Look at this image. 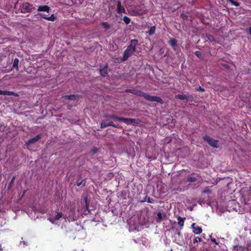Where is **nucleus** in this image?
<instances>
[{"mask_svg": "<svg viewBox=\"0 0 251 251\" xmlns=\"http://www.w3.org/2000/svg\"><path fill=\"white\" fill-rule=\"evenodd\" d=\"M108 126H112L115 127H118V126L114 125L113 122L110 121L109 119H107L106 120H103L102 121L100 125V127L101 128H105Z\"/></svg>", "mask_w": 251, "mask_h": 251, "instance_id": "nucleus-4", "label": "nucleus"}, {"mask_svg": "<svg viewBox=\"0 0 251 251\" xmlns=\"http://www.w3.org/2000/svg\"><path fill=\"white\" fill-rule=\"evenodd\" d=\"M3 251V248L1 247V246H0V251Z\"/></svg>", "mask_w": 251, "mask_h": 251, "instance_id": "nucleus-35", "label": "nucleus"}, {"mask_svg": "<svg viewBox=\"0 0 251 251\" xmlns=\"http://www.w3.org/2000/svg\"><path fill=\"white\" fill-rule=\"evenodd\" d=\"M108 117L111 119H113L114 121H118L120 122L121 118L117 117L114 115H110Z\"/></svg>", "mask_w": 251, "mask_h": 251, "instance_id": "nucleus-19", "label": "nucleus"}, {"mask_svg": "<svg viewBox=\"0 0 251 251\" xmlns=\"http://www.w3.org/2000/svg\"><path fill=\"white\" fill-rule=\"evenodd\" d=\"M157 217H158V218L159 220L162 219V214H161V213H160V212H159V213H157Z\"/></svg>", "mask_w": 251, "mask_h": 251, "instance_id": "nucleus-31", "label": "nucleus"}, {"mask_svg": "<svg viewBox=\"0 0 251 251\" xmlns=\"http://www.w3.org/2000/svg\"><path fill=\"white\" fill-rule=\"evenodd\" d=\"M123 21L126 24H128L130 22V19L126 16H125L123 18Z\"/></svg>", "mask_w": 251, "mask_h": 251, "instance_id": "nucleus-22", "label": "nucleus"}, {"mask_svg": "<svg viewBox=\"0 0 251 251\" xmlns=\"http://www.w3.org/2000/svg\"><path fill=\"white\" fill-rule=\"evenodd\" d=\"M50 10V8L47 5L39 6L38 8V11H46L49 12Z\"/></svg>", "mask_w": 251, "mask_h": 251, "instance_id": "nucleus-9", "label": "nucleus"}, {"mask_svg": "<svg viewBox=\"0 0 251 251\" xmlns=\"http://www.w3.org/2000/svg\"><path fill=\"white\" fill-rule=\"evenodd\" d=\"M192 228L193 229V232L196 234H200L202 232V228L196 225L195 223H193L192 226Z\"/></svg>", "mask_w": 251, "mask_h": 251, "instance_id": "nucleus-5", "label": "nucleus"}, {"mask_svg": "<svg viewBox=\"0 0 251 251\" xmlns=\"http://www.w3.org/2000/svg\"><path fill=\"white\" fill-rule=\"evenodd\" d=\"M84 202L86 204V206L87 208H88V206H87V198H85L84 199Z\"/></svg>", "mask_w": 251, "mask_h": 251, "instance_id": "nucleus-32", "label": "nucleus"}, {"mask_svg": "<svg viewBox=\"0 0 251 251\" xmlns=\"http://www.w3.org/2000/svg\"><path fill=\"white\" fill-rule=\"evenodd\" d=\"M120 122H123L126 124H129L134 123L135 122V120L130 118H121Z\"/></svg>", "mask_w": 251, "mask_h": 251, "instance_id": "nucleus-8", "label": "nucleus"}, {"mask_svg": "<svg viewBox=\"0 0 251 251\" xmlns=\"http://www.w3.org/2000/svg\"><path fill=\"white\" fill-rule=\"evenodd\" d=\"M18 64H19V60L17 58H16L14 59L13 63V66L14 67H16L17 69L18 70Z\"/></svg>", "mask_w": 251, "mask_h": 251, "instance_id": "nucleus-20", "label": "nucleus"}, {"mask_svg": "<svg viewBox=\"0 0 251 251\" xmlns=\"http://www.w3.org/2000/svg\"><path fill=\"white\" fill-rule=\"evenodd\" d=\"M3 95H7V96L13 95L15 96H17V94L15 93L14 92H11V91H3Z\"/></svg>", "mask_w": 251, "mask_h": 251, "instance_id": "nucleus-14", "label": "nucleus"}, {"mask_svg": "<svg viewBox=\"0 0 251 251\" xmlns=\"http://www.w3.org/2000/svg\"><path fill=\"white\" fill-rule=\"evenodd\" d=\"M206 37L210 41H213L214 40V37L211 35H207Z\"/></svg>", "mask_w": 251, "mask_h": 251, "instance_id": "nucleus-24", "label": "nucleus"}, {"mask_svg": "<svg viewBox=\"0 0 251 251\" xmlns=\"http://www.w3.org/2000/svg\"><path fill=\"white\" fill-rule=\"evenodd\" d=\"M175 97L176 99H180V100H186L187 99V97L185 95L179 94V95H176Z\"/></svg>", "mask_w": 251, "mask_h": 251, "instance_id": "nucleus-15", "label": "nucleus"}, {"mask_svg": "<svg viewBox=\"0 0 251 251\" xmlns=\"http://www.w3.org/2000/svg\"><path fill=\"white\" fill-rule=\"evenodd\" d=\"M210 238H211V241L214 243V244H216V245H218L219 243H218L217 241H216V240L214 238H212L211 237V235H210Z\"/></svg>", "mask_w": 251, "mask_h": 251, "instance_id": "nucleus-27", "label": "nucleus"}, {"mask_svg": "<svg viewBox=\"0 0 251 251\" xmlns=\"http://www.w3.org/2000/svg\"><path fill=\"white\" fill-rule=\"evenodd\" d=\"M201 240V239L199 237H196L194 239V243H195L196 242H199Z\"/></svg>", "mask_w": 251, "mask_h": 251, "instance_id": "nucleus-28", "label": "nucleus"}, {"mask_svg": "<svg viewBox=\"0 0 251 251\" xmlns=\"http://www.w3.org/2000/svg\"><path fill=\"white\" fill-rule=\"evenodd\" d=\"M170 44L172 46H175L176 45V41L175 39H172L170 41Z\"/></svg>", "mask_w": 251, "mask_h": 251, "instance_id": "nucleus-25", "label": "nucleus"}, {"mask_svg": "<svg viewBox=\"0 0 251 251\" xmlns=\"http://www.w3.org/2000/svg\"><path fill=\"white\" fill-rule=\"evenodd\" d=\"M65 99H69V100H74L75 99V96L74 95H69V96H65L63 97Z\"/></svg>", "mask_w": 251, "mask_h": 251, "instance_id": "nucleus-21", "label": "nucleus"}, {"mask_svg": "<svg viewBox=\"0 0 251 251\" xmlns=\"http://www.w3.org/2000/svg\"><path fill=\"white\" fill-rule=\"evenodd\" d=\"M195 53V54H196L198 57H201V52H200V51H196Z\"/></svg>", "mask_w": 251, "mask_h": 251, "instance_id": "nucleus-30", "label": "nucleus"}, {"mask_svg": "<svg viewBox=\"0 0 251 251\" xmlns=\"http://www.w3.org/2000/svg\"><path fill=\"white\" fill-rule=\"evenodd\" d=\"M132 93L137 96H142L149 101H156L160 103H163V100L160 97L150 96L146 93H144L139 90H132Z\"/></svg>", "mask_w": 251, "mask_h": 251, "instance_id": "nucleus-1", "label": "nucleus"}, {"mask_svg": "<svg viewBox=\"0 0 251 251\" xmlns=\"http://www.w3.org/2000/svg\"><path fill=\"white\" fill-rule=\"evenodd\" d=\"M188 181L190 182H193L196 181V178L194 177H190L188 178Z\"/></svg>", "mask_w": 251, "mask_h": 251, "instance_id": "nucleus-26", "label": "nucleus"}, {"mask_svg": "<svg viewBox=\"0 0 251 251\" xmlns=\"http://www.w3.org/2000/svg\"><path fill=\"white\" fill-rule=\"evenodd\" d=\"M227 0L229 2H230L233 5L238 6L239 5V4L237 2L234 1L233 0Z\"/></svg>", "mask_w": 251, "mask_h": 251, "instance_id": "nucleus-23", "label": "nucleus"}, {"mask_svg": "<svg viewBox=\"0 0 251 251\" xmlns=\"http://www.w3.org/2000/svg\"><path fill=\"white\" fill-rule=\"evenodd\" d=\"M62 216V213H57L55 216H50V217L49 218V220L50 222H51L52 224H54L55 223V222L60 218H61Z\"/></svg>", "mask_w": 251, "mask_h": 251, "instance_id": "nucleus-6", "label": "nucleus"}, {"mask_svg": "<svg viewBox=\"0 0 251 251\" xmlns=\"http://www.w3.org/2000/svg\"><path fill=\"white\" fill-rule=\"evenodd\" d=\"M185 219H182L180 217H178L177 218V221H178V225L182 227L183 226V225H184V220Z\"/></svg>", "mask_w": 251, "mask_h": 251, "instance_id": "nucleus-16", "label": "nucleus"}, {"mask_svg": "<svg viewBox=\"0 0 251 251\" xmlns=\"http://www.w3.org/2000/svg\"><path fill=\"white\" fill-rule=\"evenodd\" d=\"M22 243H23V245L24 246L26 244H25V241H23L22 242ZM22 243V242L21 243V244Z\"/></svg>", "mask_w": 251, "mask_h": 251, "instance_id": "nucleus-36", "label": "nucleus"}, {"mask_svg": "<svg viewBox=\"0 0 251 251\" xmlns=\"http://www.w3.org/2000/svg\"><path fill=\"white\" fill-rule=\"evenodd\" d=\"M101 25L105 29H108L110 27V25L107 22H102Z\"/></svg>", "mask_w": 251, "mask_h": 251, "instance_id": "nucleus-17", "label": "nucleus"}, {"mask_svg": "<svg viewBox=\"0 0 251 251\" xmlns=\"http://www.w3.org/2000/svg\"><path fill=\"white\" fill-rule=\"evenodd\" d=\"M197 90L198 91L204 92V89L200 86L197 89Z\"/></svg>", "mask_w": 251, "mask_h": 251, "instance_id": "nucleus-29", "label": "nucleus"}, {"mask_svg": "<svg viewBox=\"0 0 251 251\" xmlns=\"http://www.w3.org/2000/svg\"><path fill=\"white\" fill-rule=\"evenodd\" d=\"M100 73L102 76H105L107 74V67H104L103 68H100Z\"/></svg>", "mask_w": 251, "mask_h": 251, "instance_id": "nucleus-12", "label": "nucleus"}, {"mask_svg": "<svg viewBox=\"0 0 251 251\" xmlns=\"http://www.w3.org/2000/svg\"><path fill=\"white\" fill-rule=\"evenodd\" d=\"M138 41L137 40H132L130 45L127 47L125 51L124 54L123 60H126L135 51V47L137 44Z\"/></svg>", "mask_w": 251, "mask_h": 251, "instance_id": "nucleus-2", "label": "nucleus"}, {"mask_svg": "<svg viewBox=\"0 0 251 251\" xmlns=\"http://www.w3.org/2000/svg\"><path fill=\"white\" fill-rule=\"evenodd\" d=\"M139 13L140 14H142L143 13V12H139Z\"/></svg>", "mask_w": 251, "mask_h": 251, "instance_id": "nucleus-37", "label": "nucleus"}, {"mask_svg": "<svg viewBox=\"0 0 251 251\" xmlns=\"http://www.w3.org/2000/svg\"><path fill=\"white\" fill-rule=\"evenodd\" d=\"M249 29V33L251 35V27H250Z\"/></svg>", "mask_w": 251, "mask_h": 251, "instance_id": "nucleus-33", "label": "nucleus"}, {"mask_svg": "<svg viewBox=\"0 0 251 251\" xmlns=\"http://www.w3.org/2000/svg\"><path fill=\"white\" fill-rule=\"evenodd\" d=\"M117 10L118 13H119V14L125 13L126 11L124 7L121 5V3L120 1H118L117 2Z\"/></svg>", "mask_w": 251, "mask_h": 251, "instance_id": "nucleus-7", "label": "nucleus"}, {"mask_svg": "<svg viewBox=\"0 0 251 251\" xmlns=\"http://www.w3.org/2000/svg\"><path fill=\"white\" fill-rule=\"evenodd\" d=\"M40 16L42 18H44V19H46L47 20L50 21H54L55 20V16H54L53 14H52L50 17H47L45 15H44L43 14H40Z\"/></svg>", "mask_w": 251, "mask_h": 251, "instance_id": "nucleus-10", "label": "nucleus"}, {"mask_svg": "<svg viewBox=\"0 0 251 251\" xmlns=\"http://www.w3.org/2000/svg\"><path fill=\"white\" fill-rule=\"evenodd\" d=\"M3 91L0 90V95H3Z\"/></svg>", "mask_w": 251, "mask_h": 251, "instance_id": "nucleus-34", "label": "nucleus"}, {"mask_svg": "<svg viewBox=\"0 0 251 251\" xmlns=\"http://www.w3.org/2000/svg\"><path fill=\"white\" fill-rule=\"evenodd\" d=\"M41 135H38L37 136L35 137L34 138H33L30 139L28 141L27 144L28 145L33 144V143L36 142V141H37L40 139H41Z\"/></svg>", "mask_w": 251, "mask_h": 251, "instance_id": "nucleus-11", "label": "nucleus"}, {"mask_svg": "<svg viewBox=\"0 0 251 251\" xmlns=\"http://www.w3.org/2000/svg\"><path fill=\"white\" fill-rule=\"evenodd\" d=\"M155 29H156V28L154 26L151 27L148 32L149 35H153L155 32Z\"/></svg>", "mask_w": 251, "mask_h": 251, "instance_id": "nucleus-18", "label": "nucleus"}, {"mask_svg": "<svg viewBox=\"0 0 251 251\" xmlns=\"http://www.w3.org/2000/svg\"><path fill=\"white\" fill-rule=\"evenodd\" d=\"M30 5L28 3H25L23 4L22 9L26 11H29L30 9Z\"/></svg>", "mask_w": 251, "mask_h": 251, "instance_id": "nucleus-13", "label": "nucleus"}, {"mask_svg": "<svg viewBox=\"0 0 251 251\" xmlns=\"http://www.w3.org/2000/svg\"><path fill=\"white\" fill-rule=\"evenodd\" d=\"M203 139L205 141L207 142L211 146L214 148L218 147V141L213 139L208 136L203 137Z\"/></svg>", "mask_w": 251, "mask_h": 251, "instance_id": "nucleus-3", "label": "nucleus"}]
</instances>
